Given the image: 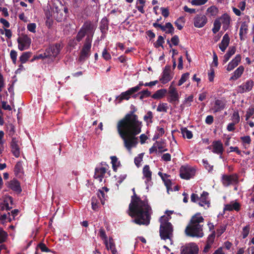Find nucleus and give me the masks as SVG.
Wrapping results in <instances>:
<instances>
[{"mask_svg":"<svg viewBox=\"0 0 254 254\" xmlns=\"http://www.w3.org/2000/svg\"><path fill=\"white\" fill-rule=\"evenodd\" d=\"M208 80L210 82L213 81L214 78L215 76L214 70L211 68L209 72L208 73Z\"/></svg>","mask_w":254,"mask_h":254,"instance_id":"nucleus-56","label":"nucleus"},{"mask_svg":"<svg viewBox=\"0 0 254 254\" xmlns=\"http://www.w3.org/2000/svg\"><path fill=\"white\" fill-rule=\"evenodd\" d=\"M208 0H191L190 3L192 5L199 6L204 4Z\"/></svg>","mask_w":254,"mask_h":254,"instance_id":"nucleus-46","label":"nucleus"},{"mask_svg":"<svg viewBox=\"0 0 254 254\" xmlns=\"http://www.w3.org/2000/svg\"><path fill=\"white\" fill-rule=\"evenodd\" d=\"M240 204L236 201H232L225 205L224 210L226 211L235 210L238 211L240 209Z\"/></svg>","mask_w":254,"mask_h":254,"instance_id":"nucleus-25","label":"nucleus"},{"mask_svg":"<svg viewBox=\"0 0 254 254\" xmlns=\"http://www.w3.org/2000/svg\"><path fill=\"white\" fill-rule=\"evenodd\" d=\"M189 73L187 72L184 74H183L181 79L179 80L178 82V85L181 86L186 81V80L189 78Z\"/></svg>","mask_w":254,"mask_h":254,"instance_id":"nucleus-47","label":"nucleus"},{"mask_svg":"<svg viewBox=\"0 0 254 254\" xmlns=\"http://www.w3.org/2000/svg\"><path fill=\"white\" fill-rule=\"evenodd\" d=\"M173 82H172L169 88L168 94L169 95L168 101L172 104H176L179 101L180 95L177 89L173 86Z\"/></svg>","mask_w":254,"mask_h":254,"instance_id":"nucleus-9","label":"nucleus"},{"mask_svg":"<svg viewBox=\"0 0 254 254\" xmlns=\"http://www.w3.org/2000/svg\"><path fill=\"white\" fill-rule=\"evenodd\" d=\"M230 37L227 33H226L223 37L221 43L219 44V47L222 52L226 50L230 43Z\"/></svg>","mask_w":254,"mask_h":254,"instance_id":"nucleus-26","label":"nucleus"},{"mask_svg":"<svg viewBox=\"0 0 254 254\" xmlns=\"http://www.w3.org/2000/svg\"><path fill=\"white\" fill-rule=\"evenodd\" d=\"M31 56V53L24 52L19 58V61L21 64L25 63Z\"/></svg>","mask_w":254,"mask_h":254,"instance_id":"nucleus-38","label":"nucleus"},{"mask_svg":"<svg viewBox=\"0 0 254 254\" xmlns=\"http://www.w3.org/2000/svg\"><path fill=\"white\" fill-rule=\"evenodd\" d=\"M231 18L227 13H224L220 17L216 18L213 23V27L212 29L214 34L217 33L220 29L221 26L222 25L223 29L225 31L229 27L230 24Z\"/></svg>","mask_w":254,"mask_h":254,"instance_id":"nucleus-6","label":"nucleus"},{"mask_svg":"<svg viewBox=\"0 0 254 254\" xmlns=\"http://www.w3.org/2000/svg\"><path fill=\"white\" fill-rule=\"evenodd\" d=\"M105 194L104 192L99 190L97 193V198L99 199V200L100 201L101 203L104 205L105 203Z\"/></svg>","mask_w":254,"mask_h":254,"instance_id":"nucleus-43","label":"nucleus"},{"mask_svg":"<svg viewBox=\"0 0 254 254\" xmlns=\"http://www.w3.org/2000/svg\"><path fill=\"white\" fill-rule=\"evenodd\" d=\"M241 56L240 54L237 55L226 66V69L228 71L233 70L236 67L241 61Z\"/></svg>","mask_w":254,"mask_h":254,"instance_id":"nucleus-20","label":"nucleus"},{"mask_svg":"<svg viewBox=\"0 0 254 254\" xmlns=\"http://www.w3.org/2000/svg\"><path fill=\"white\" fill-rule=\"evenodd\" d=\"M99 200L96 197H93L91 199L92 208L94 211H97L99 206Z\"/></svg>","mask_w":254,"mask_h":254,"instance_id":"nucleus-39","label":"nucleus"},{"mask_svg":"<svg viewBox=\"0 0 254 254\" xmlns=\"http://www.w3.org/2000/svg\"><path fill=\"white\" fill-rule=\"evenodd\" d=\"M99 236L104 240V242H106L107 240V237L106 236L105 232L104 230L101 229L99 231Z\"/></svg>","mask_w":254,"mask_h":254,"instance_id":"nucleus-64","label":"nucleus"},{"mask_svg":"<svg viewBox=\"0 0 254 254\" xmlns=\"http://www.w3.org/2000/svg\"><path fill=\"white\" fill-rule=\"evenodd\" d=\"M222 182L224 186H228L237 183L238 178L235 175H223L222 177Z\"/></svg>","mask_w":254,"mask_h":254,"instance_id":"nucleus-19","label":"nucleus"},{"mask_svg":"<svg viewBox=\"0 0 254 254\" xmlns=\"http://www.w3.org/2000/svg\"><path fill=\"white\" fill-rule=\"evenodd\" d=\"M182 133L184 137L188 139H191L193 136L192 132L186 128L182 129Z\"/></svg>","mask_w":254,"mask_h":254,"instance_id":"nucleus-41","label":"nucleus"},{"mask_svg":"<svg viewBox=\"0 0 254 254\" xmlns=\"http://www.w3.org/2000/svg\"><path fill=\"white\" fill-rule=\"evenodd\" d=\"M236 52V48L235 47H230L228 51L227 52L226 54L231 57Z\"/></svg>","mask_w":254,"mask_h":254,"instance_id":"nucleus-63","label":"nucleus"},{"mask_svg":"<svg viewBox=\"0 0 254 254\" xmlns=\"http://www.w3.org/2000/svg\"><path fill=\"white\" fill-rule=\"evenodd\" d=\"M198 248L194 243H190L182 247L181 249V254H197Z\"/></svg>","mask_w":254,"mask_h":254,"instance_id":"nucleus-12","label":"nucleus"},{"mask_svg":"<svg viewBox=\"0 0 254 254\" xmlns=\"http://www.w3.org/2000/svg\"><path fill=\"white\" fill-rule=\"evenodd\" d=\"M248 25L245 22L242 23L239 33L241 40H243L244 39V36H245L247 33L248 30Z\"/></svg>","mask_w":254,"mask_h":254,"instance_id":"nucleus-31","label":"nucleus"},{"mask_svg":"<svg viewBox=\"0 0 254 254\" xmlns=\"http://www.w3.org/2000/svg\"><path fill=\"white\" fill-rule=\"evenodd\" d=\"M0 219L2 221H6L7 220L9 222H11L12 221V218L10 217V214L9 213H8L7 214L1 215Z\"/></svg>","mask_w":254,"mask_h":254,"instance_id":"nucleus-54","label":"nucleus"},{"mask_svg":"<svg viewBox=\"0 0 254 254\" xmlns=\"http://www.w3.org/2000/svg\"><path fill=\"white\" fill-rule=\"evenodd\" d=\"M27 29L31 32L35 33L36 24L34 23H29L27 25Z\"/></svg>","mask_w":254,"mask_h":254,"instance_id":"nucleus-51","label":"nucleus"},{"mask_svg":"<svg viewBox=\"0 0 254 254\" xmlns=\"http://www.w3.org/2000/svg\"><path fill=\"white\" fill-rule=\"evenodd\" d=\"M137 95L139 96V99L142 100L144 98L151 97V93L147 89H144V90H143L140 91L137 94Z\"/></svg>","mask_w":254,"mask_h":254,"instance_id":"nucleus-35","label":"nucleus"},{"mask_svg":"<svg viewBox=\"0 0 254 254\" xmlns=\"http://www.w3.org/2000/svg\"><path fill=\"white\" fill-rule=\"evenodd\" d=\"M7 233L0 228V244L4 242L7 238Z\"/></svg>","mask_w":254,"mask_h":254,"instance_id":"nucleus-48","label":"nucleus"},{"mask_svg":"<svg viewBox=\"0 0 254 254\" xmlns=\"http://www.w3.org/2000/svg\"><path fill=\"white\" fill-rule=\"evenodd\" d=\"M225 105L226 103L224 101L217 99L215 100L214 105L212 108L211 110L214 113L219 112L225 108Z\"/></svg>","mask_w":254,"mask_h":254,"instance_id":"nucleus-24","label":"nucleus"},{"mask_svg":"<svg viewBox=\"0 0 254 254\" xmlns=\"http://www.w3.org/2000/svg\"><path fill=\"white\" fill-rule=\"evenodd\" d=\"M193 21L194 27L200 28L203 27L207 23L208 20L206 15L198 14L194 16Z\"/></svg>","mask_w":254,"mask_h":254,"instance_id":"nucleus-13","label":"nucleus"},{"mask_svg":"<svg viewBox=\"0 0 254 254\" xmlns=\"http://www.w3.org/2000/svg\"><path fill=\"white\" fill-rule=\"evenodd\" d=\"M21 145L18 138L13 137L11 142V149L13 155L15 157H18L20 155V146Z\"/></svg>","mask_w":254,"mask_h":254,"instance_id":"nucleus-14","label":"nucleus"},{"mask_svg":"<svg viewBox=\"0 0 254 254\" xmlns=\"http://www.w3.org/2000/svg\"><path fill=\"white\" fill-rule=\"evenodd\" d=\"M174 27L172 24L170 22L167 23L165 26H163L162 31H165L166 33L173 34L174 32Z\"/></svg>","mask_w":254,"mask_h":254,"instance_id":"nucleus-37","label":"nucleus"},{"mask_svg":"<svg viewBox=\"0 0 254 254\" xmlns=\"http://www.w3.org/2000/svg\"><path fill=\"white\" fill-rule=\"evenodd\" d=\"M109 167L107 165H102L95 169L94 178L99 182L102 181L107 171L109 170Z\"/></svg>","mask_w":254,"mask_h":254,"instance_id":"nucleus-11","label":"nucleus"},{"mask_svg":"<svg viewBox=\"0 0 254 254\" xmlns=\"http://www.w3.org/2000/svg\"><path fill=\"white\" fill-rule=\"evenodd\" d=\"M143 173V179L145 180V183L147 187L146 189L148 188V187L151 185L152 180V172L150 169L149 165H145L144 166L142 170Z\"/></svg>","mask_w":254,"mask_h":254,"instance_id":"nucleus-15","label":"nucleus"},{"mask_svg":"<svg viewBox=\"0 0 254 254\" xmlns=\"http://www.w3.org/2000/svg\"><path fill=\"white\" fill-rule=\"evenodd\" d=\"M246 120L248 121L250 118H254V107H250L248 109L245 116Z\"/></svg>","mask_w":254,"mask_h":254,"instance_id":"nucleus-40","label":"nucleus"},{"mask_svg":"<svg viewBox=\"0 0 254 254\" xmlns=\"http://www.w3.org/2000/svg\"><path fill=\"white\" fill-rule=\"evenodd\" d=\"M153 117L152 113L151 111H148L144 116V120L147 123L151 122V119Z\"/></svg>","mask_w":254,"mask_h":254,"instance_id":"nucleus-52","label":"nucleus"},{"mask_svg":"<svg viewBox=\"0 0 254 254\" xmlns=\"http://www.w3.org/2000/svg\"><path fill=\"white\" fill-rule=\"evenodd\" d=\"M195 174V169L191 166L184 165L180 168V175L182 179L189 180L193 177Z\"/></svg>","mask_w":254,"mask_h":254,"instance_id":"nucleus-7","label":"nucleus"},{"mask_svg":"<svg viewBox=\"0 0 254 254\" xmlns=\"http://www.w3.org/2000/svg\"><path fill=\"white\" fill-rule=\"evenodd\" d=\"M212 148V151L216 154H220V157L221 158V155L224 151V148L222 143L220 141H213L211 146H209V148Z\"/></svg>","mask_w":254,"mask_h":254,"instance_id":"nucleus-21","label":"nucleus"},{"mask_svg":"<svg viewBox=\"0 0 254 254\" xmlns=\"http://www.w3.org/2000/svg\"><path fill=\"white\" fill-rule=\"evenodd\" d=\"M17 52L14 50H11L10 53V56L14 64H16L17 61Z\"/></svg>","mask_w":254,"mask_h":254,"instance_id":"nucleus-50","label":"nucleus"},{"mask_svg":"<svg viewBox=\"0 0 254 254\" xmlns=\"http://www.w3.org/2000/svg\"><path fill=\"white\" fill-rule=\"evenodd\" d=\"M172 78L173 76L171 73V67L170 66H166L160 79V81L162 83L165 84L170 81Z\"/></svg>","mask_w":254,"mask_h":254,"instance_id":"nucleus-17","label":"nucleus"},{"mask_svg":"<svg viewBox=\"0 0 254 254\" xmlns=\"http://www.w3.org/2000/svg\"><path fill=\"white\" fill-rule=\"evenodd\" d=\"M232 120L234 124H238L240 122V118L238 111H234L232 116Z\"/></svg>","mask_w":254,"mask_h":254,"instance_id":"nucleus-44","label":"nucleus"},{"mask_svg":"<svg viewBox=\"0 0 254 254\" xmlns=\"http://www.w3.org/2000/svg\"><path fill=\"white\" fill-rule=\"evenodd\" d=\"M167 93V91L165 89H159L151 95V97L155 100H159L164 97Z\"/></svg>","mask_w":254,"mask_h":254,"instance_id":"nucleus-28","label":"nucleus"},{"mask_svg":"<svg viewBox=\"0 0 254 254\" xmlns=\"http://www.w3.org/2000/svg\"><path fill=\"white\" fill-rule=\"evenodd\" d=\"M106 247L108 250H110L113 254H117V252L115 248V246L112 239H110L109 241L104 242Z\"/></svg>","mask_w":254,"mask_h":254,"instance_id":"nucleus-30","label":"nucleus"},{"mask_svg":"<svg viewBox=\"0 0 254 254\" xmlns=\"http://www.w3.org/2000/svg\"><path fill=\"white\" fill-rule=\"evenodd\" d=\"M193 96L190 95L185 99V104H186L187 106L189 107L191 105V102H192Z\"/></svg>","mask_w":254,"mask_h":254,"instance_id":"nucleus-61","label":"nucleus"},{"mask_svg":"<svg viewBox=\"0 0 254 254\" xmlns=\"http://www.w3.org/2000/svg\"><path fill=\"white\" fill-rule=\"evenodd\" d=\"M111 159L113 169L114 170H115L119 166L120 162L118 161V158L116 156H111Z\"/></svg>","mask_w":254,"mask_h":254,"instance_id":"nucleus-45","label":"nucleus"},{"mask_svg":"<svg viewBox=\"0 0 254 254\" xmlns=\"http://www.w3.org/2000/svg\"><path fill=\"white\" fill-rule=\"evenodd\" d=\"M219 10L215 6H211L208 7L206 10V14L210 16H216L218 13Z\"/></svg>","mask_w":254,"mask_h":254,"instance_id":"nucleus-32","label":"nucleus"},{"mask_svg":"<svg viewBox=\"0 0 254 254\" xmlns=\"http://www.w3.org/2000/svg\"><path fill=\"white\" fill-rule=\"evenodd\" d=\"M2 203L7 206V209H11L12 207L13 201L12 198L10 196H3Z\"/></svg>","mask_w":254,"mask_h":254,"instance_id":"nucleus-34","label":"nucleus"},{"mask_svg":"<svg viewBox=\"0 0 254 254\" xmlns=\"http://www.w3.org/2000/svg\"><path fill=\"white\" fill-rule=\"evenodd\" d=\"M17 42L18 49L22 51L30 47L31 40L27 35H22L17 39Z\"/></svg>","mask_w":254,"mask_h":254,"instance_id":"nucleus-8","label":"nucleus"},{"mask_svg":"<svg viewBox=\"0 0 254 254\" xmlns=\"http://www.w3.org/2000/svg\"><path fill=\"white\" fill-rule=\"evenodd\" d=\"M174 212L173 211H166V215L161 217L160 219V236L162 239H169L172 242L173 229L171 224L168 222L170 219V214Z\"/></svg>","mask_w":254,"mask_h":254,"instance_id":"nucleus-5","label":"nucleus"},{"mask_svg":"<svg viewBox=\"0 0 254 254\" xmlns=\"http://www.w3.org/2000/svg\"><path fill=\"white\" fill-rule=\"evenodd\" d=\"M168 109V106L167 103H160L157 108V111L159 112H167Z\"/></svg>","mask_w":254,"mask_h":254,"instance_id":"nucleus-42","label":"nucleus"},{"mask_svg":"<svg viewBox=\"0 0 254 254\" xmlns=\"http://www.w3.org/2000/svg\"><path fill=\"white\" fill-rule=\"evenodd\" d=\"M14 172L15 175L18 177H21L23 174L24 171L21 162H18L15 166Z\"/></svg>","mask_w":254,"mask_h":254,"instance_id":"nucleus-29","label":"nucleus"},{"mask_svg":"<svg viewBox=\"0 0 254 254\" xmlns=\"http://www.w3.org/2000/svg\"><path fill=\"white\" fill-rule=\"evenodd\" d=\"M61 49L62 47L60 44H56L46 49V54H47L48 58L51 59V61H53V59L58 56Z\"/></svg>","mask_w":254,"mask_h":254,"instance_id":"nucleus-10","label":"nucleus"},{"mask_svg":"<svg viewBox=\"0 0 254 254\" xmlns=\"http://www.w3.org/2000/svg\"><path fill=\"white\" fill-rule=\"evenodd\" d=\"M38 247L43 252H49L50 250L46 247V246L43 243H40Z\"/></svg>","mask_w":254,"mask_h":254,"instance_id":"nucleus-59","label":"nucleus"},{"mask_svg":"<svg viewBox=\"0 0 254 254\" xmlns=\"http://www.w3.org/2000/svg\"><path fill=\"white\" fill-rule=\"evenodd\" d=\"M242 141V143L244 148L247 149L248 148L251 142V138L250 136H244L240 137Z\"/></svg>","mask_w":254,"mask_h":254,"instance_id":"nucleus-36","label":"nucleus"},{"mask_svg":"<svg viewBox=\"0 0 254 254\" xmlns=\"http://www.w3.org/2000/svg\"><path fill=\"white\" fill-rule=\"evenodd\" d=\"M141 127L142 123L133 113L126 115L118 122V132L123 140L124 146L129 152L137 144L138 138L135 136L141 132Z\"/></svg>","mask_w":254,"mask_h":254,"instance_id":"nucleus-1","label":"nucleus"},{"mask_svg":"<svg viewBox=\"0 0 254 254\" xmlns=\"http://www.w3.org/2000/svg\"><path fill=\"white\" fill-rule=\"evenodd\" d=\"M143 156V154L141 153L134 158V163L137 167L140 166V163L142 161Z\"/></svg>","mask_w":254,"mask_h":254,"instance_id":"nucleus-49","label":"nucleus"},{"mask_svg":"<svg viewBox=\"0 0 254 254\" xmlns=\"http://www.w3.org/2000/svg\"><path fill=\"white\" fill-rule=\"evenodd\" d=\"M215 236V232L213 231L212 233L208 236L207 238V243L212 244L214 240Z\"/></svg>","mask_w":254,"mask_h":254,"instance_id":"nucleus-57","label":"nucleus"},{"mask_svg":"<svg viewBox=\"0 0 254 254\" xmlns=\"http://www.w3.org/2000/svg\"><path fill=\"white\" fill-rule=\"evenodd\" d=\"M162 15L165 17H167L169 15V11L168 8L164 7H161Z\"/></svg>","mask_w":254,"mask_h":254,"instance_id":"nucleus-62","label":"nucleus"},{"mask_svg":"<svg viewBox=\"0 0 254 254\" xmlns=\"http://www.w3.org/2000/svg\"><path fill=\"white\" fill-rule=\"evenodd\" d=\"M132 191H135L134 189H132ZM129 215L135 218L133 222L136 224L145 225L149 224L152 209L146 198L141 199L134 192L129 205Z\"/></svg>","mask_w":254,"mask_h":254,"instance_id":"nucleus-2","label":"nucleus"},{"mask_svg":"<svg viewBox=\"0 0 254 254\" xmlns=\"http://www.w3.org/2000/svg\"><path fill=\"white\" fill-rule=\"evenodd\" d=\"M244 67L243 65L239 66L232 74L230 78V80H236L239 78L244 71Z\"/></svg>","mask_w":254,"mask_h":254,"instance_id":"nucleus-27","label":"nucleus"},{"mask_svg":"<svg viewBox=\"0 0 254 254\" xmlns=\"http://www.w3.org/2000/svg\"><path fill=\"white\" fill-rule=\"evenodd\" d=\"M96 26L91 22H85L78 32L76 39L80 42L83 37L86 36L84 45L80 52L79 61L83 62L90 55V50L92 37L93 36Z\"/></svg>","mask_w":254,"mask_h":254,"instance_id":"nucleus-3","label":"nucleus"},{"mask_svg":"<svg viewBox=\"0 0 254 254\" xmlns=\"http://www.w3.org/2000/svg\"><path fill=\"white\" fill-rule=\"evenodd\" d=\"M48 58V57L47 54H46V51H45V52L43 54H41L37 56H34V58L32 60V61H33L34 60H35L41 59H45V58Z\"/></svg>","mask_w":254,"mask_h":254,"instance_id":"nucleus-58","label":"nucleus"},{"mask_svg":"<svg viewBox=\"0 0 254 254\" xmlns=\"http://www.w3.org/2000/svg\"><path fill=\"white\" fill-rule=\"evenodd\" d=\"M198 204L206 209L210 206V201L208 199V193L203 191L199 197Z\"/></svg>","mask_w":254,"mask_h":254,"instance_id":"nucleus-22","label":"nucleus"},{"mask_svg":"<svg viewBox=\"0 0 254 254\" xmlns=\"http://www.w3.org/2000/svg\"><path fill=\"white\" fill-rule=\"evenodd\" d=\"M203 217L200 214H196L193 216L190 221V223L185 230L187 235L197 238H201L203 236L202 225L200 223L203 221Z\"/></svg>","mask_w":254,"mask_h":254,"instance_id":"nucleus-4","label":"nucleus"},{"mask_svg":"<svg viewBox=\"0 0 254 254\" xmlns=\"http://www.w3.org/2000/svg\"><path fill=\"white\" fill-rule=\"evenodd\" d=\"M135 89L130 88L127 91L122 92L120 95L116 97V101L120 103L124 100H128L130 99L132 94L134 93Z\"/></svg>","mask_w":254,"mask_h":254,"instance_id":"nucleus-18","label":"nucleus"},{"mask_svg":"<svg viewBox=\"0 0 254 254\" xmlns=\"http://www.w3.org/2000/svg\"><path fill=\"white\" fill-rule=\"evenodd\" d=\"M6 185L8 188L16 193H20L22 190L20 183L15 179L8 182Z\"/></svg>","mask_w":254,"mask_h":254,"instance_id":"nucleus-23","label":"nucleus"},{"mask_svg":"<svg viewBox=\"0 0 254 254\" xmlns=\"http://www.w3.org/2000/svg\"><path fill=\"white\" fill-rule=\"evenodd\" d=\"M145 0H136V8L141 13H144V7L145 5Z\"/></svg>","mask_w":254,"mask_h":254,"instance_id":"nucleus-33","label":"nucleus"},{"mask_svg":"<svg viewBox=\"0 0 254 254\" xmlns=\"http://www.w3.org/2000/svg\"><path fill=\"white\" fill-rule=\"evenodd\" d=\"M254 82L252 80H247L237 87V91L238 93H243L251 91L254 86Z\"/></svg>","mask_w":254,"mask_h":254,"instance_id":"nucleus-16","label":"nucleus"},{"mask_svg":"<svg viewBox=\"0 0 254 254\" xmlns=\"http://www.w3.org/2000/svg\"><path fill=\"white\" fill-rule=\"evenodd\" d=\"M250 227L249 225H247L243 229L242 235L243 238H246L249 233Z\"/></svg>","mask_w":254,"mask_h":254,"instance_id":"nucleus-53","label":"nucleus"},{"mask_svg":"<svg viewBox=\"0 0 254 254\" xmlns=\"http://www.w3.org/2000/svg\"><path fill=\"white\" fill-rule=\"evenodd\" d=\"M102 57L105 60H109L111 59V56L109 53L108 52L106 49H104L102 52Z\"/></svg>","mask_w":254,"mask_h":254,"instance_id":"nucleus-55","label":"nucleus"},{"mask_svg":"<svg viewBox=\"0 0 254 254\" xmlns=\"http://www.w3.org/2000/svg\"><path fill=\"white\" fill-rule=\"evenodd\" d=\"M202 163L204 166V167L207 169L208 171H210L213 169V166H211L209 164L208 161L206 160L203 159Z\"/></svg>","mask_w":254,"mask_h":254,"instance_id":"nucleus-60","label":"nucleus"}]
</instances>
